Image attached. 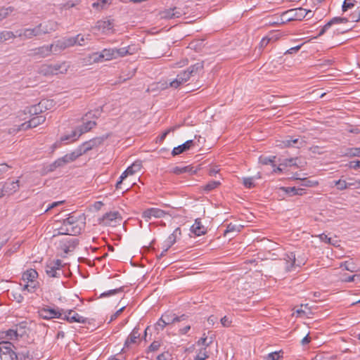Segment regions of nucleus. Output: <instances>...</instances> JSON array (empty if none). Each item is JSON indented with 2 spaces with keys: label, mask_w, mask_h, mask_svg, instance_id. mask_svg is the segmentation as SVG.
I'll use <instances>...</instances> for the list:
<instances>
[{
  "label": "nucleus",
  "mask_w": 360,
  "mask_h": 360,
  "mask_svg": "<svg viewBox=\"0 0 360 360\" xmlns=\"http://www.w3.org/2000/svg\"><path fill=\"white\" fill-rule=\"evenodd\" d=\"M103 112L102 107L95 109L94 110L88 112L84 117H83V124L78 127V129L72 132L69 136H64L61 137V141L77 140L82 134L86 133L93 129L96 125V122L94 120H88L89 119H98Z\"/></svg>",
  "instance_id": "nucleus-1"
},
{
  "label": "nucleus",
  "mask_w": 360,
  "mask_h": 360,
  "mask_svg": "<svg viewBox=\"0 0 360 360\" xmlns=\"http://www.w3.org/2000/svg\"><path fill=\"white\" fill-rule=\"evenodd\" d=\"M81 216H76L72 213L63 220V224L59 229V233L70 236H76L81 233L82 221L79 219Z\"/></svg>",
  "instance_id": "nucleus-2"
},
{
  "label": "nucleus",
  "mask_w": 360,
  "mask_h": 360,
  "mask_svg": "<svg viewBox=\"0 0 360 360\" xmlns=\"http://www.w3.org/2000/svg\"><path fill=\"white\" fill-rule=\"evenodd\" d=\"M68 66L65 62L61 63L43 64L39 68V73L44 76H51L58 74H65Z\"/></svg>",
  "instance_id": "nucleus-3"
},
{
  "label": "nucleus",
  "mask_w": 360,
  "mask_h": 360,
  "mask_svg": "<svg viewBox=\"0 0 360 360\" xmlns=\"http://www.w3.org/2000/svg\"><path fill=\"white\" fill-rule=\"evenodd\" d=\"M283 260L285 264L286 271H291L295 267H300L306 262V257L304 256H297L293 252H288L284 255Z\"/></svg>",
  "instance_id": "nucleus-4"
},
{
  "label": "nucleus",
  "mask_w": 360,
  "mask_h": 360,
  "mask_svg": "<svg viewBox=\"0 0 360 360\" xmlns=\"http://www.w3.org/2000/svg\"><path fill=\"white\" fill-rule=\"evenodd\" d=\"M283 17L287 20H302L303 18L307 17L310 18L312 17L311 11H307L303 8H298L295 9H291L283 14Z\"/></svg>",
  "instance_id": "nucleus-5"
},
{
  "label": "nucleus",
  "mask_w": 360,
  "mask_h": 360,
  "mask_svg": "<svg viewBox=\"0 0 360 360\" xmlns=\"http://www.w3.org/2000/svg\"><path fill=\"white\" fill-rule=\"evenodd\" d=\"M129 53V47L105 49L100 53L98 57L99 58H103L105 60H110L118 57H124Z\"/></svg>",
  "instance_id": "nucleus-6"
},
{
  "label": "nucleus",
  "mask_w": 360,
  "mask_h": 360,
  "mask_svg": "<svg viewBox=\"0 0 360 360\" xmlns=\"http://www.w3.org/2000/svg\"><path fill=\"white\" fill-rule=\"evenodd\" d=\"M63 266L60 259H55L46 264L45 271L50 278H59L63 274V271L61 269Z\"/></svg>",
  "instance_id": "nucleus-7"
},
{
  "label": "nucleus",
  "mask_w": 360,
  "mask_h": 360,
  "mask_svg": "<svg viewBox=\"0 0 360 360\" xmlns=\"http://www.w3.org/2000/svg\"><path fill=\"white\" fill-rule=\"evenodd\" d=\"M41 27L42 23H40L33 28H23L18 30L15 32V33L18 34V37L20 38L21 40H29L41 34Z\"/></svg>",
  "instance_id": "nucleus-8"
},
{
  "label": "nucleus",
  "mask_w": 360,
  "mask_h": 360,
  "mask_svg": "<svg viewBox=\"0 0 360 360\" xmlns=\"http://www.w3.org/2000/svg\"><path fill=\"white\" fill-rule=\"evenodd\" d=\"M13 345L8 341L0 342V358L1 360H16V353L13 350Z\"/></svg>",
  "instance_id": "nucleus-9"
},
{
  "label": "nucleus",
  "mask_w": 360,
  "mask_h": 360,
  "mask_svg": "<svg viewBox=\"0 0 360 360\" xmlns=\"http://www.w3.org/2000/svg\"><path fill=\"white\" fill-rule=\"evenodd\" d=\"M63 309H51L49 307H43L39 310L40 317L44 319H60L63 314Z\"/></svg>",
  "instance_id": "nucleus-10"
},
{
  "label": "nucleus",
  "mask_w": 360,
  "mask_h": 360,
  "mask_svg": "<svg viewBox=\"0 0 360 360\" xmlns=\"http://www.w3.org/2000/svg\"><path fill=\"white\" fill-rule=\"evenodd\" d=\"M63 314L62 315L61 319L67 321L69 323H85L87 322L86 318L83 317L72 309H63Z\"/></svg>",
  "instance_id": "nucleus-11"
},
{
  "label": "nucleus",
  "mask_w": 360,
  "mask_h": 360,
  "mask_svg": "<svg viewBox=\"0 0 360 360\" xmlns=\"http://www.w3.org/2000/svg\"><path fill=\"white\" fill-rule=\"evenodd\" d=\"M107 138L108 136L94 138L88 141L83 143L79 146V148H81L82 153L84 154L89 150L101 145Z\"/></svg>",
  "instance_id": "nucleus-12"
},
{
  "label": "nucleus",
  "mask_w": 360,
  "mask_h": 360,
  "mask_svg": "<svg viewBox=\"0 0 360 360\" xmlns=\"http://www.w3.org/2000/svg\"><path fill=\"white\" fill-rule=\"evenodd\" d=\"M54 44L44 45L31 50V56H39V58H46L49 56L53 50Z\"/></svg>",
  "instance_id": "nucleus-13"
},
{
  "label": "nucleus",
  "mask_w": 360,
  "mask_h": 360,
  "mask_svg": "<svg viewBox=\"0 0 360 360\" xmlns=\"http://www.w3.org/2000/svg\"><path fill=\"white\" fill-rule=\"evenodd\" d=\"M217 342L211 340L207 347H204V360H213L217 357Z\"/></svg>",
  "instance_id": "nucleus-14"
},
{
  "label": "nucleus",
  "mask_w": 360,
  "mask_h": 360,
  "mask_svg": "<svg viewBox=\"0 0 360 360\" xmlns=\"http://www.w3.org/2000/svg\"><path fill=\"white\" fill-rule=\"evenodd\" d=\"M186 317L187 316L185 314H182L181 316H176L171 311H167L160 317V321L167 326L176 322L184 321Z\"/></svg>",
  "instance_id": "nucleus-15"
},
{
  "label": "nucleus",
  "mask_w": 360,
  "mask_h": 360,
  "mask_svg": "<svg viewBox=\"0 0 360 360\" xmlns=\"http://www.w3.org/2000/svg\"><path fill=\"white\" fill-rule=\"evenodd\" d=\"M46 120V117L44 115L35 116L31 118L28 122H25L22 123L19 129L20 130H26L30 128H34L39 126V124L44 123Z\"/></svg>",
  "instance_id": "nucleus-16"
},
{
  "label": "nucleus",
  "mask_w": 360,
  "mask_h": 360,
  "mask_svg": "<svg viewBox=\"0 0 360 360\" xmlns=\"http://www.w3.org/2000/svg\"><path fill=\"white\" fill-rule=\"evenodd\" d=\"M166 212L159 208L152 207L144 210L142 213V217L146 221H149L153 217L155 218H162Z\"/></svg>",
  "instance_id": "nucleus-17"
},
{
  "label": "nucleus",
  "mask_w": 360,
  "mask_h": 360,
  "mask_svg": "<svg viewBox=\"0 0 360 360\" xmlns=\"http://www.w3.org/2000/svg\"><path fill=\"white\" fill-rule=\"evenodd\" d=\"M348 21L347 18L334 17L320 29L318 36L325 34L333 25L344 24L348 22Z\"/></svg>",
  "instance_id": "nucleus-18"
},
{
  "label": "nucleus",
  "mask_w": 360,
  "mask_h": 360,
  "mask_svg": "<svg viewBox=\"0 0 360 360\" xmlns=\"http://www.w3.org/2000/svg\"><path fill=\"white\" fill-rule=\"evenodd\" d=\"M114 23L112 20H98L96 22V28L103 33H109L112 31Z\"/></svg>",
  "instance_id": "nucleus-19"
},
{
  "label": "nucleus",
  "mask_w": 360,
  "mask_h": 360,
  "mask_svg": "<svg viewBox=\"0 0 360 360\" xmlns=\"http://www.w3.org/2000/svg\"><path fill=\"white\" fill-rule=\"evenodd\" d=\"M202 68V63H196V64L189 67L187 70L183 71L177 75L181 77L185 78L186 81L187 82L191 76H193L194 74H195L198 70H200Z\"/></svg>",
  "instance_id": "nucleus-20"
},
{
  "label": "nucleus",
  "mask_w": 360,
  "mask_h": 360,
  "mask_svg": "<svg viewBox=\"0 0 360 360\" xmlns=\"http://www.w3.org/2000/svg\"><path fill=\"white\" fill-rule=\"evenodd\" d=\"M194 145L195 141L193 140L186 141L183 144L178 146L177 147H174L172 151V155L173 156L180 155L191 148Z\"/></svg>",
  "instance_id": "nucleus-21"
},
{
  "label": "nucleus",
  "mask_w": 360,
  "mask_h": 360,
  "mask_svg": "<svg viewBox=\"0 0 360 360\" xmlns=\"http://www.w3.org/2000/svg\"><path fill=\"white\" fill-rule=\"evenodd\" d=\"M140 338V333H139V328L137 327H135L131 333L129 334L128 338L124 342V347L122 350L125 348H129L131 344H135L137 342V340Z\"/></svg>",
  "instance_id": "nucleus-22"
},
{
  "label": "nucleus",
  "mask_w": 360,
  "mask_h": 360,
  "mask_svg": "<svg viewBox=\"0 0 360 360\" xmlns=\"http://www.w3.org/2000/svg\"><path fill=\"white\" fill-rule=\"evenodd\" d=\"M3 187L6 195H12L20 188L19 180L17 179L12 181H7L4 184Z\"/></svg>",
  "instance_id": "nucleus-23"
},
{
  "label": "nucleus",
  "mask_w": 360,
  "mask_h": 360,
  "mask_svg": "<svg viewBox=\"0 0 360 360\" xmlns=\"http://www.w3.org/2000/svg\"><path fill=\"white\" fill-rule=\"evenodd\" d=\"M38 277L37 271L34 269H29L25 272H23L22 275V280L26 283H32L38 284V282L36 281L37 278Z\"/></svg>",
  "instance_id": "nucleus-24"
},
{
  "label": "nucleus",
  "mask_w": 360,
  "mask_h": 360,
  "mask_svg": "<svg viewBox=\"0 0 360 360\" xmlns=\"http://www.w3.org/2000/svg\"><path fill=\"white\" fill-rule=\"evenodd\" d=\"M181 15V13L177 11L176 7L169 9H165L160 12V16L162 19H172L175 18H179Z\"/></svg>",
  "instance_id": "nucleus-25"
},
{
  "label": "nucleus",
  "mask_w": 360,
  "mask_h": 360,
  "mask_svg": "<svg viewBox=\"0 0 360 360\" xmlns=\"http://www.w3.org/2000/svg\"><path fill=\"white\" fill-rule=\"evenodd\" d=\"M190 231L191 234L194 236H200L202 235V226L200 218L195 219V223L191 226Z\"/></svg>",
  "instance_id": "nucleus-26"
},
{
  "label": "nucleus",
  "mask_w": 360,
  "mask_h": 360,
  "mask_svg": "<svg viewBox=\"0 0 360 360\" xmlns=\"http://www.w3.org/2000/svg\"><path fill=\"white\" fill-rule=\"evenodd\" d=\"M281 189L283 190L290 196L302 195L305 194V189L304 188H297L295 186H293V187H282Z\"/></svg>",
  "instance_id": "nucleus-27"
},
{
  "label": "nucleus",
  "mask_w": 360,
  "mask_h": 360,
  "mask_svg": "<svg viewBox=\"0 0 360 360\" xmlns=\"http://www.w3.org/2000/svg\"><path fill=\"white\" fill-rule=\"evenodd\" d=\"M243 228V225L229 223L226 224V229L224 231V236H226L231 233H239Z\"/></svg>",
  "instance_id": "nucleus-28"
},
{
  "label": "nucleus",
  "mask_w": 360,
  "mask_h": 360,
  "mask_svg": "<svg viewBox=\"0 0 360 360\" xmlns=\"http://www.w3.org/2000/svg\"><path fill=\"white\" fill-rule=\"evenodd\" d=\"M57 22L54 21H49L44 25L42 24V27H41V34H49L55 31L57 29Z\"/></svg>",
  "instance_id": "nucleus-29"
},
{
  "label": "nucleus",
  "mask_w": 360,
  "mask_h": 360,
  "mask_svg": "<svg viewBox=\"0 0 360 360\" xmlns=\"http://www.w3.org/2000/svg\"><path fill=\"white\" fill-rule=\"evenodd\" d=\"M120 218L121 219L120 214L118 212H110L105 213L102 218V220L105 224H110V221Z\"/></svg>",
  "instance_id": "nucleus-30"
},
{
  "label": "nucleus",
  "mask_w": 360,
  "mask_h": 360,
  "mask_svg": "<svg viewBox=\"0 0 360 360\" xmlns=\"http://www.w3.org/2000/svg\"><path fill=\"white\" fill-rule=\"evenodd\" d=\"M16 37H18V34H15L11 31L4 30L0 32V42L13 40Z\"/></svg>",
  "instance_id": "nucleus-31"
},
{
  "label": "nucleus",
  "mask_w": 360,
  "mask_h": 360,
  "mask_svg": "<svg viewBox=\"0 0 360 360\" xmlns=\"http://www.w3.org/2000/svg\"><path fill=\"white\" fill-rule=\"evenodd\" d=\"M141 167H142L141 162L136 161L131 166H129L127 168L126 173H129L130 175H133L135 173L140 172Z\"/></svg>",
  "instance_id": "nucleus-32"
},
{
  "label": "nucleus",
  "mask_w": 360,
  "mask_h": 360,
  "mask_svg": "<svg viewBox=\"0 0 360 360\" xmlns=\"http://www.w3.org/2000/svg\"><path fill=\"white\" fill-rule=\"evenodd\" d=\"M111 3V0H97L96 2L92 4V7L98 11L105 9Z\"/></svg>",
  "instance_id": "nucleus-33"
},
{
  "label": "nucleus",
  "mask_w": 360,
  "mask_h": 360,
  "mask_svg": "<svg viewBox=\"0 0 360 360\" xmlns=\"http://www.w3.org/2000/svg\"><path fill=\"white\" fill-rule=\"evenodd\" d=\"M292 142V148H300L305 146L306 141L302 139L300 137H293L291 136V141Z\"/></svg>",
  "instance_id": "nucleus-34"
},
{
  "label": "nucleus",
  "mask_w": 360,
  "mask_h": 360,
  "mask_svg": "<svg viewBox=\"0 0 360 360\" xmlns=\"http://www.w3.org/2000/svg\"><path fill=\"white\" fill-rule=\"evenodd\" d=\"M221 177L219 179L208 182L204 186V191H211L221 184Z\"/></svg>",
  "instance_id": "nucleus-35"
},
{
  "label": "nucleus",
  "mask_w": 360,
  "mask_h": 360,
  "mask_svg": "<svg viewBox=\"0 0 360 360\" xmlns=\"http://www.w3.org/2000/svg\"><path fill=\"white\" fill-rule=\"evenodd\" d=\"M295 179L300 180L301 181L300 185L302 186L314 187V186H316L318 185V181H311V180L308 179L307 178L301 179L296 176H295Z\"/></svg>",
  "instance_id": "nucleus-36"
},
{
  "label": "nucleus",
  "mask_w": 360,
  "mask_h": 360,
  "mask_svg": "<svg viewBox=\"0 0 360 360\" xmlns=\"http://www.w3.org/2000/svg\"><path fill=\"white\" fill-rule=\"evenodd\" d=\"M283 354L282 350L271 352L265 357V360H280L283 358Z\"/></svg>",
  "instance_id": "nucleus-37"
},
{
  "label": "nucleus",
  "mask_w": 360,
  "mask_h": 360,
  "mask_svg": "<svg viewBox=\"0 0 360 360\" xmlns=\"http://www.w3.org/2000/svg\"><path fill=\"white\" fill-rule=\"evenodd\" d=\"M124 291V287H120L118 288H115L113 290H110L108 291H105L101 294L100 297H110L112 295H115L119 292H122Z\"/></svg>",
  "instance_id": "nucleus-38"
},
{
  "label": "nucleus",
  "mask_w": 360,
  "mask_h": 360,
  "mask_svg": "<svg viewBox=\"0 0 360 360\" xmlns=\"http://www.w3.org/2000/svg\"><path fill=\"white\" fill-rule=\"evenodd\" d=\"M13 11L14 8L12 6L0 8V22L7 18Z\"/></svg>",
  "instance_id": "nucleus-39"
},
{
  "label": "nucleus",
  "mask_w": 360,
  "mask_h": 360,
  "mask_svg": "<svg viewBox=\"0 0 360 360\" xmlns=\"http://www.w3.org/2000/svg\"><path fill=\"white\" fill-rule=\"evenodd\" d=\"M276 156L271 157H263L261 156L259 158V162L263 165H271L275 162Z\"/></svg>",
  "instance_id": "nucleus-40"
},
{
  "label": "nucleus",
  "mask_w": 360,
  "mask_h": 360,
  "mask_svg": "<svg viewBox=\"0 0 360 360\" xmlns=\"http://www.w3.org/2000/svg\"><path fill=\"white\" fill-rule=\"evenodd\" d=\"M334 186H336L337 189L339 191H343L346 188H348V184L347 181L342 179H339L337 181H334L333 182Z\"/></svg>",
  "instance_id": "nucleus-41"
},
{
  "label": "nucleus",
  "mask_w": 360,
  "mask_h": 360,
  "mask_svg": "<svg viewBox=\"0 0 360 360\" xmlns=\"http://www.w3.org/2000/svg\"><path fill=\"white\" fill-rule=\"evenodd\" d=\"M84 153H82L81 148L79 147L75 150L71 152L70 153H68V156L69 157V160H70L71 162L75 161L77 158L82 155Z\"/></svg>",
  "instance_id": "nucleus-42"
},
{
  "label": "nucleus",
  "mask_w": 360,
  "mask_h": 360,
  "mask_svg": "<svg viewBox=\"0 0 360 360\" xmlns=\"http://www.w3.org/2000/svg\"><path fill=\"white\" fill-rule=\"evenodd\" d=\"M68 47V46L67 45L65 39L59 40L54 44L53 51L56 52L58 51L64 50Z\"/></svg>",
  "instance_id": "nucleus-43"
},
{
  "label": "nucleus",
  "mask_w": 360,
  "mask_h": 360,
  "mask_svg": "<svg viewBox=\"0 0 360 360\" xmlns=\"http://www.w3.org/2000/svg\"><path fill=\"white\" fill-rule=\"evenodd\" d=\"M57 168H58V167L56 161L55 160L53 162L45 166L43 168L42 173L44 174H46L48 173L55 171Z\"/></svg>",
  "instance_id": "nucleus-44"
},
{
  "label": "nucleus",
  "mask_w": 360,
  "mask_h": 360,
  "mask_svg": "<svg viewBox=\"0 0 360 360\" xmlns=\"http://www.w3.org/2000/svg\"><path fill=\"white\" fill-rule=\"evenodd\" d=\"M57 168H58V167L56 161L55 160L53 162L45 166L43 168L42 173L44 174H46L48 173L55 171Z\"/></svg>",
  "instance_id": "nucleus-45"
},
{
  "label": "nucleus",
  "mask_w": 360,
  "mask_h": 360,
  "mask_svg": "<svg viewBox=\"0 0 360 360\" xmlns=\"http://www.w3.org/2000/svg\"><path fill=\"white\" fill-rule=\"evenodd\" d=\"M57 168H58V167L56 161L55 160L53 162L45 166L43 168L42 173L44 174H46L48 173L55 171Z\"/></svg>",
  "instance_id": "nucleus-46"
},
{
  "label": "nucleus",
  "mask_w": 360,
  "mask_h": 360,
  "mask_svg": "<svg viewBox=\"0 0 360 360\" xmlns=\"http://www.w3.org/2000/svg\"><path fill=\"white\" fill-rule=\"evenodd\" d=\"M219 168L217 165H211V163L209 164L208 168L207 169V172L210 176H216L217 174L219 172Z\"/></svg>",
  "instance_id": "nucleus-47"
},
{
  "label": "nucleus",
  "mask_w": 360,
  "mask_h": 360,
  "mask_svg": "<svg viewBox=\"0 0 360 360\" xmlns=\"http://www.w3.org/2000/svg\"><path fill=\"white\" fill-rule=\"evenodd\" d=\"M186 79L177 75L176 78L170 82V86L174 89L178 88L180 85L186 82Z\"/></svg>",
  "instance_id": "nucleus-48"
},
{
  "label": "nucleus",
  "mask_w": 360,
  "mask_h": 360,
  "mask_svg": "<svg viewBox=\"0 0 360 360\" xmlns=\"http://www.w3.org/2000/svg\"><path fill=\"white\" fill-rule=\"evenodd\" d=\"M186 79L177 75L176 78L170 82V86L174 89L178 88L180 85L186 82Z\"/></svg>",
  "instance_id": "nucleus-49"
},
{
  "label": "nucleus",
  "mask_w": 360,
  "mask_h": 360,
  "mask_svg": "<svg viewBox=\"0 0 360 360\" xmlns=\"http://www.w3.org/2000/svg\"><path fill=\"white\" fill-rule=\"evenodd\" d=\"M186 79L177 75L176 78L170 82V86L174 89L178 88L180 85L186 82Z\"/></svg>",
  "instance_id": "nucleus-50"
},
{
  "label": "nucleus",
  "mask_w": 360,
  "mask_h": 360,
  "mask_svg": "<svg viewBox=\"0 0 360 360\" xmlns=\"http://www.w3.org/2000/svg\"><path fill=\"white\" fill-rule=\"evenodd\" d=\"M53 104V101L51 100H42L39 102V109L40 111H43L44 110H49L51 108Z\"/></svg>",
  "instance_id": "nucleus-51"
},
{
  "label": "nucleus",
  "mask_w": 360,
  "mask_h": 360,
  "mask_svg": "<svg viewBox=\"0 0 360 360\" xmlns=\"http://www.w3.org/2000/svg\"><path fill=\"white\" fill-rule=\"evenodd\" d=\"M255 177H245L243 179V183L245 187L252 188L255 186L254 183Z\"/></svg>",
  "instance_id": "nucleus-52"
},
{
  "label": "nucleus",
  "mask_w": 360,
  "mask_h": 360,
  "mask_svg": "<svg viewBox=\"0 0 360 360\" xmlns=\"http://www.w3.org/2000/svg\"><path fill=\"white\" fill-rule=\"evenodd\" d=\"M38 287V284L27 283V284L24 285L22 288V290H27L29 292H34Z\"/></svg>",
  "instance_id": "nucleus-53"
},
{
  "label": "nucleus",
  "mask_w": 360,
  "mask_h": 360,
  "mask_svg": "<svg viewBox=\"0 0 360 360\" xmlns=\"http://www.w3.org/2000/svg\"><path fill=\"white\" fill-rule=\"evenodd\" d=\"M341 267H344L345 269L351 272H355L356 270L355 269L354 263L349 261H345V262L340 264Z\"/></svg>",
  "instance_id": "nucleus-54"
},
{
  "label": "nucleus",
  "mask_w": 360,
  "mask_h": 360,
  "mask_svg": "<svg viewBox=\"0 0 360 360\" xmlns=\"http://www.w3.org/2000/svg\"><path fill=\"white\" fill-rule=\"evenodd\" d=\"M346 155L349 157H360V148H349L347 150Z\"/></svg>",
  "instance_id": "nucleus-55"
},
{
  "label": "nucleus",
  "mask_w": 360,
  "mask_h": 360,
  "mask_svg": "<svg viewBox=\"0 0 360 360\" xmlns=\"http://www.w3.org/2000/svg\"><path fill=\"white\" fill-rule=\"evenodd\" d=\"M11 166L7 165L6 163H1L0 164V178H3L4 176L8 172L10 169H11Z\"/></svg>",
  "instance_id": "nucleus-56"
},
{
  "label": "nucleus",
  "mask_w": 360,
  "mask_h": 360,
  "mask_svg": "<svg viewBox=\"0 0 360 360\" xmlns=\"http://www.w3.org/2000/svg\"><path fill=\"white\" fill-rule=\"evenodd\" d=\"M127 172V169L122 172V174H121V176H120L119 178V180L117 181V184H116V188L117 189H122L121 185L122 184V181L129 176L130 175L129 173H126Z\"/></svg>",
  "instance_id": "nucleus-57"
},
{
  "label": "nucleus",
  "mask_w": 360,
  "mask_h": 360,
  "mask_svg": "<svg viewBox=\"0 0 360 360\" xmlns=\"http://www.w3.org/2000/svg\"><path fill=\"white\" fill-rule=\"evenodd\" d=\"M354 0H345L342 6V9L343 12L347 11L348 9L354 7Z\"/></svg>",
  "instance_id": "nucleus-58"
},
{
  "label": "nucleus",
  "mask_w": 360,
  "mask_h": 360,
  "mask_svg": "<svg viewBox=\"0 0 360 360\" xmlns=\"http://www.w3.org/2000/svg\"><path fill=\"white\" fill-rule=\"evenodd\" d=\"M161 343L160 341H153L150 346L148 348V352H156L158 351L160 347Z\"/></svg>",
  "instance_id": "nucleus-59"
},
{
  "label": "nucleus",
  "mask_w": 360,
  "mask_h": 360,
  "mask_svg": "<svg viewBox=\"0 0 360 360\" xmlns=\"http://www.w3.org/2000/svg\"><path fill=\"white\" fill-rule=\"evenodd\" d=\"M16 360H25L26 359L30 358V354L28 350L23 351L22 352L16 353Z\"/></svg>",
  "instance_id": "nucleus-60"
},
{
  "label": "nucleus",
  "mask_w": 360,
  "mask_h": 360,
  "mask_svg": "<svg viewBox=\"0 0 360 360\" xmlns=\"http://www.w3.org/2000/svg\"><path fill=\"white\" fill-rule=\"evenodd\" d=\"M178 127L175 126V127H170L168 129H167L165 132H163L158 138L159 139V141L160 142H162L166 138V136H167V134L171 132V131H174L176 130V129Z\"/></svg>",
  "instance_id": "nucleus-61"
},
{
  "label": "nucleus",
  "mask_w": 360,
  "mask_h": 360,
  "mask_svg": "<svg viewBox=\"0 0 360 360\" xmlns=\"http://www.w3.org/2000/svg\"><path fill=\"white\" fill-rule=\"evenodd\" d=\"M291 136H287L281 141L280 146L284 148H290L292 146Z\"/></svg>",
  "instance_id": "nucleus-62"
},
{
  "label": "nucleus",
  "mask_w": 360,
  "mask_h": 360,
  "mask_svg": "<svg viewBox=\"0 0 360 360\" xmlns=\"http://www.w3.org/2000/svg\"><path fill=\"white\" fill-rule=\"evenodd\" d=\"M220 321L224 327H230L232 323V321L230 319V318L226 316L222 317Z\"/></svg>",
  "instance_id": "nucleus-63"
},
{
  "label": "nucleus",
  "mask_w": 360,
  "mask_h": 360,
  "mask_svg": "<svg viewBox=\"0 0 360 360\" xmlns=\"http://www.w3.org/2000/svg\"><path fill=\"white\" fill-rule=\"evenodd\" d=\"M271 40H272V37H269V36L263 37L259 43L260 48L264 49L266 47Z\"/></svg>",
  "instance_id": "nucleus-64"
}]
</instances>
